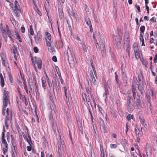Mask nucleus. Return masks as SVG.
I'll list each match as a JSON object with an SVG mask.
<instances>
[{
    "label": "nucleus",
    "mask_w": 157,
    "mask_h": 157,
    "mask_svg": "<svg viewBox=\"0 0 157 157\" xmlns=\"http://www.w3.org/2000/svg\"><path fill=\"white\" fill-rule=\"evenodd\" d=\"M0 29L2 33V36L4 38H7V35L10 34L11 32L9 30L7 25L5 26L2 24H1Z\"/></svg>",
    "instance_id": "obj_1"
},
{
    "label": "nucleus",
    "mask_w": 157,
    "mask_h": 157,
    "mask_svg": "<svg viewBox=\"0 0 157 157\" xmlns=\"http://www.w3.org/2000/svg\"><path fill=\"white\" fill-rule=\"evenodd\" d=\"M133 99L131 95H128L127 100L126 106L128 111L129 113H131L133 110L134 105H132L131 102Z\"/></svg>",
    "instance_id": "obj_2"
},
{
    "label": "nucleus",
    "mask_w": 157,
    "mask_h": 157,
    "mask_svg": "<svg viewBox=\"0 0 157 157\" xmlns=\"http://www.w3.org/2000/svg\"><path fill=\"white\" fill-rule=\"evenodd\" d=\"M138 90L139 92H137V95L139 98L141 97L144 93V90L143 85L139 84L138 85Z\"/></svg>",
    "instance_id": "obj_3"
},
{
    "label": "nucleus",
    "mask_w": 157,
    "mask_h": 157,
    "mask_svg": "<svg viewBox=\"0 0 157 157\" xmlns=\"http://www.w3.org/2000/svg\"><path fill=\"white\" fill-rule=\"evenodd\" d=\"M58 8L59 17L60 19H62L63 14V12L62 6L60 2L58 3Z\"/></svg>",
    "instance_id": "obj_4"
},
{
    "label": "nucleus",
    "mask_w": 157,
    "mask_h": 157,
    "mask_svg": "<svg viewBox=\"0 0 157 157\" xmlns=\"http://www.w3.org/2000/svg\"><path fill=\"white\" fill-rule=\"evenodd\" d=\"M141 104L140 100L136 99L134 103V108L135 109H139L141 106Z\"/></svg>",
    "instance_id": "obj_5"
},
{
    "label": "nucleus",
    "mask_w": 157,
    "mask_h": 157,
    "mask_svg": "<svg viewBox=\"0 0 157 157\" xmlns=\"http://www.w3.org/2000/svg\"><path fill=\"white\" fill-rule=\"evenodd\" d=\"M34 58L35 60L36 63L37 65L38 69H40L42 67V61L41 59L36 56H35Z\"/></svg>",
    "instance_id": "obj_6"
},
{
    "label": "nucleus",
    "mask_w": 157,
    "mask_h": 157,
    "mask_svg": "<svg viewBox=\"0 0 157 157\" xmlns=\"http://www.w3.org/2000/svg\"><path fill=\"white\" fill-rule=\"evenodd\" d=\"M145 150L147 155L150 154L151 152V146L148 144H147L146 145Z\"/></svg>",
    "instance_id": "obj_7"
},
{
    "label": "nucleus",
    "mask_w": 157,
    "mask_h": 157,
    "mask_svg": "<svg viewBox=\"0 0 157 157\" xmlns=\"http://www.w3.org/2000/svg\"><path fill=\"white\" fill-rule=\"evenodd\" d=\"M101 54L103 57H105L106 55L105 50V46L103 43H102L101 46Z\"/></svg>",
    "instance_id": "obj_8"
},
{
    "label": "nucleus",
    "mask_w": 157,
    "mask_h": 157,
    "mask_svg": "<svg viewBox=\"0 0 157 157\" xmlns=\"http://www.w3.org/2000/svg\"><path fill=\"white\" fill-rule=\"evenodd\" d=\"M13 12L14 15L17 17H18L21 12V9H14Z\"/></svg>",
    "instance_id": "obj_9"
},
{
    "label": "nucleus",
    "mask_w": 157,
    "mask_h": 157,
    "mask_svg": "<svg viewBox=\"0 0 157 157\" xmlns=\"http://www.w3.org/2000/svg\"><path fill=\"white\" fill-rule=\"evenodd\" d=\"M3 100H9V97L8 95V91L4 90Z\"/></svg>",
    "instance_id": "obj_10"
},
{
    "label": "nucleus",
    "mask_w": 157,
    "mask_h": 157,
    "mask_svg": "<svg viewBox=\"0 0 157 157\" xmlns=\"http://www.w3.org/2000/svg\"><path fill=\"white\" fill-rule=\"evenodd\" d=\"M100 128L102 132L105 133L107 132L108 131V128L105 124L101 126Z\"/></svg>",
    "instance_id": "obj_11"
},
{
    "label": "nucleus",
    "mask_w": 157,
    "mask_h": 157,
    "mask_svg": "<svg viewBox=\"0 0 157 157\" xmlns=\"http://www.w3.org/2000/svg\"><path fill=\"white\" fill-rule=\"evenodd\" d=\"M68 56L69 63L70 66H71V64L73 65V64L74 63V58L71 56H69L68 55Z\"/></svg>",
    "instance_id": "obj_12"
},
{
    "label": "nucleus",
    "mask_w": 157,
    "mask_h": 157,
    "mask_svg": "<svg viewBox=\"0 0 157 157\" xmlns=\"http://www.w3.org/2000/svg\"><path fill=\"white\" fill-rule=\"evenodd\" d=\"M0 84L1 86L3 87L4 86V80L1 73L0 74Z\"/></svg>",
    "instance_id": "obj_13"
},
{
    "label": "nucleus",
    "mask_w": 157,
    "mask_h": 157,
    "mask_svg": "<svg viewBox=\"0 0 157 157\" xmlns=\"http://www.w3.org/2000/svg\"><path fill=\"white\" fill-rule=\"evenodd\" d=\"M117 31L118 32V35L119 36V39L120 40H121L122 39V36L123 34L121 31V30L119 28H117Z\"/></svg>",
    "instance_id": "obj_14"
},
{
    "label": "nucleus",
    "mask_w": 157,
    "mask_h": 157,
    "mask_svg": "<svg viewBox=\"0 0 157 157\" xmlns=\"http://www.w3.org/2000/svg\"><path fill=\"white\" fill-rule=\"evenodd\" d=\"M122 78L124 82L126 84L125 85H126L127 83V78L126 74L123 73Z\"/></svg>",
    "instance_id": "obj_15"
},
{
    "label": "nucleus",
    "mask_w": 157,
    "mask_h": 157,
    "mask_svg": "<svg viewBox=\"0 0 157 157\" xmlns=\"http://www.w3.org/2000/svg\"><path fill=\"white\" fill-rule=\"evenodd\" d=\"M150 96L147 95V94H146V98L147 99L148 103L150 107L151 106V103L150 102Z\"/></svg>",
    "instance_id": "obj_16"
},
{
    "label": "nucleus",
    "mask_w": 157,
    "mask_h": 157,
    "mask_svg": "<svg viewBox=\"0 0 157 157\" xmlns=\"http://www.w3.org/2000/svg\"><path fill=\"white\" fill-rule=\"evenodd\" d=\"M8 75L9 80H10V82L11 83V84H12L13 83V77H12V76L11 73L10 72H9V71H8Z\"/></svg>",
    "instance_id": "obj_17"
},
{
    "label": "nucleus",
    "mask_w": 157,
    "mask_h": 157,
    "mask_svg": "<svg viewBox=\"0 0 157 157\" xmlns=\"http://www.w3.org/2000/svg\"><path fill=\"white\" fill-rule=\"evenodd\" d=\"M46 35V40H51V36L50 33H49L48 32L45 33Z\"/></svg>",
    "instance_id": "obj_18"
},
{
    "label": "nucleus",
    "mask_w": 157,
    "mask_h": 157,
    "mask_svg": "<svg viewBox=\"0 0 157 157\" xmlns=\"http://www.w3.org/2000/svg\"><path fill=\"white\" fill-rule=\"evenodd\" d=\"M14 9H20L19 4L17 1L15 0L14 2Z\"/></svg>",
    "instance_id": "obj_19"
},
{
    "label": "nucleus",
    "mask_w": 157,
    "mask_h": 157,
    "mask_svg": "<svg viewBox=\"0 0 157 157\" xmlns=\"http://www.w3.org/2000/svg\"><path fill=\"white\" fill-rule=\"evenodd\" d=\"M81 44L82 45V49L85 52H87V48L86 47L84 42H82L81 43Z\"/></svg>",
    "instance_id": "obj_20"
},
{
    "label": "nucleus",
    "mask_w": 157,
    "mask_h": 157,
    "mask_svg": "<svg viewBox=\"0 0 157 157\" xmlns=\"http://www.w3.org/2000/svg\"><path fill=\"white\" fill-rule=\"evenodd\" d=\"M98 121L100 127L105 124L103 119L100 117L98 118Z\"/></svg>",
    "instance_id": "obj_21"
},
{
    "label": "nucleus",
    "mask_w": 157,
    "mask_h": 157,
    "mask_svg": "<svg viewBox=\"0 0 157 157\" xmlns=\"http://www.w3.org/2000/svg\"><path fill=\"white\" fill-rule=\"evenodd\" d=\"M10 101L8 100H3V106L2 108L6 109L7 105V103L8 102H9Z\"/></svg>",
    "instance_id": "obj_22"
},
{
    "label": "nucleus",
    "mask_w": 157,
    "mask_h": 157,
    "mask_svg": "<svg viewBox=\"0 0 157 157\" xmlns=\"http://www.w3.org/2000/svg\"><path fill=\"white\" fill-rule=\"evenodd\" d=\"M132 91L133 93V98L135 100L136 96V90L134 87H132Z\"/></svg>",
    "instance_id": "obj_23"
},
{
    "label": "nucleus",
    "mask_w": 157,
    "mask_h": 157,
    "mask_svg": "<svg viewBox=\"0 0 157 157\" xmlns=\"http://www.w3.org/2000/svg\"><path fill=\"white\" fill-rule=\"evenodd\" d=\"M126 118L127 120L129 121L131 119H133L134 118V116L133 115L129 114L127 116Z\"/></svg>",
    "instance_id": "obj_24"
},
{
    "label": "nucleus",
    "mask_w": 157,
    "mask_h": 157,
    "mask_svg": "<svg viewBox=\"0 0 157 157\" xmlns=\"http://www.w3.org/2000/svg\"><path fill=\"white\" fill-rule=\"evenodd\" d=\"M48 51L51 53H53L54 52H55L54 48L52 47V46L48 47Z\"/></svg>",
    "instance_id": "obj_25"
},
{
    "label": "nucleus",
    "mask_w": 157,
    "mask_h": 157,
    "mask_svg": "<svg viewBox=\"0 0 157 157\" xmlns=\"http://www.w3.org/2000/svg\"><path fill=\"white\" fill-rule=\"evenodd\" d=\"M49 99L50 100V101H51L52 103L53 104V106L54 107L55 106V105L54 103V101L53 99V98L52 97V96L51 94H50L49 96Z\"/></svg>",
    "instance_id": "obj_26"
},
{
    "label": "nucleus",
    "mask_w": 157,
    "mask_h": 157,
    "mask_svg": "<svg viewBox=\"0 0 157 157\" xmlns=\"http://www.w3.org/2000/svg\"><path fill=\"white\" fill-rule=\"evenodd\" d=\"M23 84H24V89L25 90L27 93V94H28V91L27 88V86L26 84L25 81L24 79Z\"/></svg>",
    "instance_id": "obj_27"
},
{
    "label": "nucleus",
    "mask_w": 157,
    "mask_h": 157,
    "mask_svg": "<svg viewBox=\"0 0 157 157\" xmlns=\"http://www.w3.org/2000/svg\"><path fill=\"white\" fill-rule=\"evenodd\" d=\"M1 141L2 143L4 145L7 144L6 140L5 139V137H2Z\"/></svg>",
    "instance_id": "obj_28"
},
{
    "label": "nucleus",
    "mask_w": 157,
    "mask_h": 157,
    "mask_svg": "<svg viewBox=\"0 0 157 157\" xmlns=\"http://www.w3.org/2000/svg\"><path fill=\"white\" fill-rule=\"evenodd\" d=\"M67 10L68 11V13L69 15L71 16V15H73L72 13L73 12H72L71 10L68 7H67Z\"/></svg>",
    "instance_id": "obj_29"
},
{
    "label": "nucleus",
    "mask_w": 157,
    "mask_h": 157,
    "mask_svg": "<svg viewBox=\"0 0 157 157\" xmlns=\"http://www.w3.org/2000/svg\"><path fill=\"white\" fill-rule=\"evenodd\" d=\"M145 29V27L144 26H141L140 28V32L144 33Z\"/></svg>",
    "instance_id": "obj_30"
},
{
    "label": "nucleus",
    "mask_w": 157,
    "mask_h": 157,
    "mask_svg": "<svg viewBox=\"0 0 157 157\" xmlns=\"http://www.w3.org/2000/svg\"><path fill=\"white\" fill-rule=\"evenodd\" d=\"M149 91V95H150L151 96H153V90L151 89H148Z\"/></svg>",
    "instance_id": "obj_31"
},
{
    "label": "nucleus",
    "mask_w": 157,
    "mask_h": 157,
    "mask_svg": "<svg viewBox=\"0 0 157 157\" xmlns=\"http://www.w3.org/2000/svg\"><path fill=\"white\" fill-rule=\"evenodd\" d=\"M98 107L101 113L102 114H103L104 113V111L103 110L102 108L99 105H98Z\"/></svg>",
    "instance_id": "obj_32"
},
{
    "label": "nucleus",
    "mask_w": 157,
    "mask_h": 157,
    "mask_svg": "<svg viewBox=\"0 0 157 157\" xmlns=\"http://www.w3.org/2000/svg\"><path fill=\"white\" fill-rule=\"evenodd\" d=\"M29 86H33V82H32V78H29Z\"/></svg>",
    "instance_id": "obj_33"
},
{
    "label": "nucleus",
    "mask_w": 157,
    "mask_h": 157,
    "mask_svg": "<svg viewBox=\"0 0 157 157\" xmlns=\"http://www.w3.org/2000/svg\"><path fill=\"white\" fill-rule=\"evenodd\" d=\"M45 84H46V82L44 81L42 79V86L43 87L44 89H46Z\"/></svg>",
    "instance_id": "obj_34"
},
{
    "label": "nucleus",
    "mask_w": 157,
    "mask_h": 157,
    "mask_svg": "<svg viewBox=\"0 0 157 157\" xmlns=\"http://www.w3.org/2000/svg\"><path fill=\"white\" fill-rule=\"evenodd\" d=\"M126 43L127 44V45H129V39L128 37H127L126 39H125V38L124 37V44H125L126 43Z\"/></svg>",
    "instance_id": "obj_35"
},
{
    "label": "nucleus",
    "mask_w": 157,
    "mask_h": 157,
    "mask_svg": "<svg viewBox=\"0 0 157 157\" xmlns=\"http://www.w3.org/2000/svg\"><path fill=\"white\" fill-rule=\"evenodd\" d=\"M9 120H8L7 119V118H6V119L5 120V126L6 128L8 129L9 127L8 124L7 123V121Z\"/></svg>",
    "instance_id": "obj_36"
},
{
    "label": "nucleus",
    "mask_w": 157,
    "mask_h": 157,
    "mask_svg": "<svg viewBox=\"0 0 157 157\" xmlns=\"http://www.w3.org/2000/svg\"><path fill=\"white\" fill-rule=\"evenodd\" d=\"M21 98L22 101L26 103V99L25 96L23 95H22L21 96Z\"/></svg>",
    "instance_id": "obj_37"
},
{
    "label": "nucleus",
    "mask_w": 157,
    "mask_h": 157,
    "mask_svg": "<svg viewBox=\"0 0 157 157\" xmlns=\"http://www.w3.org/2000/svg\"><path fill=\"white\" fill-rule=\"evenodd\" d=\"M20 36L19 35L18 33L15 32L14 35L13 37L16 39H18V38H19V37Z\"/></svg>",
    "instance_id": "obj_38"
},
{
    "label": "nucleus",
    "mask_w": 157,
    "mask_h": 157,
    "mask_svg": "<svg viewBox=\"0 0 157 157\" xmlns=\"http://www.w3.org/2000/svg\"><path fill=\"white\" fill-rule=\"evenodd\" d=\"M30 34L33 35L34 34V31L33 30L32 28V26H30Z\"/></svg>",
    "instance_id": "obj_39"
},
{
    "label": "nucleus",
    "mask_w": 157,
    "mask_h": 157,
    "mask_svg": "<svg viewBox=\"0 0 157 157\" xmlns=\"http://www.w3.org/2000/svg\"><path fill=\"white\" fill-rule=\"evenodd\" d=\"M6 117L5 119H6V118H7V119H8V120H10V119H11V120H12V118L11 116L12 115V114H11V119H10V117H9V112H6Z\"/></svg>",
    "instance_id": "obj_40"
},
{
    "label": "nucleus",
    "mask_w": 157,
    "mask_h": 157,
    "mask_svg": "<svg viewBox=\"0 0 157 157\" xmlns=\"http://www.w3.org/2000/svg\"><path fill=\"white\" fill-rule=\"evenodd\" d=\"M67 24L68 25V28H69L70 31H71V25H70V21H69L67 20Z\"/></svg>",
    "instance_id": "obj_41"
},
{
    "label": "nucleus",
    "mask_w": 157,
    "mask_h": 157,
    "mask_svg": "<svg viewBox=\"0 0 157 157\" xmlns=\"http://www.w3.org/2000/svg\"><path fill=\"white\" fill-rule=\"evenodd\" d=\"M10 20L13 25H16V21L13 18H10Z\"/></svg>",
    "instance_id": "obj_42"
},
{
    "label": "nucleus",
    "mask_w": 157,
    "mask_h": 157,
    "mask_svg": "<svg viewBox=\"0 0 157 157\" xmlns=\"http://www.w3.org/2000/svg\"><path fill=\"white\" fill-rule=\"evenodd\" d=\"M151 64H150V69H151V72L152 73V75H153V76H155L156 75V74H155V73L154 72H153L151 70L152 68H151V67H152V65H151Z\"/></svg>",
    "instance_id": "obj_43"
},
{
    "label": "nucleus",
    "mask_w": 157,
    "mask_h": 157,
    "mask_svg": "<svg viewBox=\"0 0 157 157\" xmlns=\"http://www.w3.org/2000/svg\"><path fill=\"white\" fill-rule=\"evenodd\" d=\"M126 51L128 52V56L130 55V49L129 48V45H127V48L126 49Z\"/></svg>",
    "instance_id": "obj_44"
},
{
    "label": "nucleus",
    "mask_w": 157,
    "mask_h": 157,
    "mask_svg": "<svg viewBox=\"0 0 157 157\" xmlns=\"http://www.w3.org/2000/svg\"><path fill=\"white\" fill-rule=\"evenodd\" d=\"M135 7L137 9L138 11L139 12H140L141 11H140V7L139 6L136 4L135 5Z\"/></svg>",
    "instance_id": "obj_45"
},
{
    "label": "nucleus",
    "mask_w": 157,
    "mask_h": 157,
    "mask_svg": "<svg viewBox=\"0 0 157 157\" xmlns=\"http://www.w3.org/2000/svg\"><path fill=\"white\" fill-rule=\"evenodd\" d=\"M92 79L93 81V83L94 85H96V80L94 76L92 77Z\"/></svg>",
    "instance_id": "obj_46"
},
{
    "label": "nucleus",
    "mask_w": 157,
    "mask_h": 157,
    "mask_svg": "<svg viewBox=\"0 0 157 157\" xmlns=\"http://www.w3.org/2000/svg\"><path fill=\"white\" fill-rule=\"evenodd\" d=\"M90 61L91 65V66H92V67L93 70V71H94V73H95V67H94L93 65V62L92 61V60H91Z\"/></svg>",
    "instance_id": "obj_47"
},
{
    "label": "nucleus",
    "mask_w": 157,
    "mask_h": 157,
    "mask_svg": "<svg viewBox=\"0 0 157 157\" xmlns=\"http://www.w3.org/2000/svg\"><path fill=\"white\" fill-rule=\"evenodd\" d=\"M35 89V92L37 93V92H38V90L37 89V83H34Z\"/></svg>",
    "instance_id": "obj_48"
},
{
    "label": "nucleus",
    "mask_w": 157,
    "mask_h": 157,
    "mask_svg": "<svg viewBox=\"0 0 157 157\" xmlns=\"http://www.w3.org/2000/svg\"><path fill=\"white\" fill-rule=\"evenodd\" d=\"M147 61L146 60H143L142 62V63L143 65H144L145 67H147Z\"/></svg>",
    "instance_id": "obj_49"
},
{
    "label": "nucleus",
    "mask_w": 157,
    "mask_h": 157,
    "mask_svg": "<svg viewBox=\"0 0 157 157\" xmlns=\"http://www.w3.org/2000/svg\"><path fill=\"white\" fill-rule=\"evenodd\" d=\"M35 6L36 7V8H37V10H36V12L37 13L40 15V16H41V12L39 10H38V9H37V5H35Z\"/></svg>",
    "instance_id": "obj_50"
},
{
    "label": "nucleus",
    "mask_w": 157,
    "mask_h": 157,
    "mask_svg": "<svg viewBox=\"0 0 157 157\" xmlns=\"http://www.w3.org/2000/svg\"><path fill=\"white\" fill-rule=\"evenodd\" d=\"M150 21L153 22H156V18L155 17H153L150 20Z\"/></svg>",
    "instance_id": "obj_51"
},
{
    "label": "nucleus",
    "mask_w": 157,
    "mask_h": 157,
    "mask_svg": "<svg viewBox=\"0 0 157 157\" xmlns=\"http://www.w3.org/2000/svg\"><path fill=\"white\" fill-rule=\"evenodd\" d=\"M117 146L116 144H110V147L112 148H116L117 147Z\"/></svg>",
    "instance_id": "obj_52"
},
{
    "label": "nucleus",
    "mask_w": 157,
    "mask_h": 157,
    "mask_svg": "<svg viewBox=\"0 0 157 157\" xmlns=\"http://www.w3.org/2000/svg\"><path fill=\"white\" fill-rule=\"evenodd\" d=\"M108 94H108V93H105L103 94V97L105 98V101H106V99H107V95Z\"/></svg>",
    "instance_id": "obj_53"
},
{
    "label": "nucleus",
    "mask_w": 157,
    "mask_h": 157,
    "mask_svg": "<svg viewBox=\"0 0 157 157\" xmlns=\"http://www.w3.org/2000/svg\"><path fill=\"white\" fill-rule=\"evenodd\" d=\"M11 32L10 33V34H8V36L10 38V40L12 41L14 43V41H13V39L12 37L11 36Z\"/></svg>",
    "instance_id": "obj_54"
},
{
    "label": "nucleus",
    "mask_w": 157,
    "mask_h": 157,
    "mask_svg": "<svg viewBox=\"0 0 157 157\" xmlns=\"http://www.w3.org/2000/svg\"><path fill=\"white\" fill-rule=\"evenodd\" d=\"M133 49H134V52H135V55H136V53H137V52H138V51H137V50L138 49V47H137L134 46Z\"/></svg>",
    "instance_id": "obj_55"
},
{
    "label": "nucleus",
    "mask_w": 157,
    "mask_h": 157,
    "mask_svg": "<svg viewBox=\"0 0 157 157\" xmlns=\"http://www.w3.org/2000/svg\"><path fill=\"white\" fill-rule=\"evenodd\" d=\"M33 50L34 52L36 53H37L38 52L39 49L36 47H34L33 48Z\"/></svg>",
    "instance_id": "obj_56"
},
{
    "label": "nucleus",
    "mask_w": 157,
    "mask_h": 157,
    "mask_svg": "<svg viewBox=\"0 0 157 157\" xmlns=\"http://www.w3.org/2000/svg\"><path fill=\"white\" fill-rule=\"evenodd\" d=\"M5 129L4 127L3 126V132H2V137H5Z\"/></svg>",
    "instance_id": "obj_57"
},
{
    "label": "nucleus",
    "mask_w": 157,
    "mask_h": 157,
    "mask_svg": "<svg viewBox=\"0 0 157 157\" xmlns=\"http://www.w3.org/2000/svg\"><path fill=\"white\" fill-rule=\"evenodd\" d=\"M26 140L27 142L29 143V145L31 146V145L32 144V141L31 140V141H30V140H29V139H28V138H27V139H26Z\"/></svg>",
    "instance_id": "obj_58"
},
{
    "label": "nucleus",
    "mask_w": 157,
    "mask_h": 157,
    "mask_svg": "<svg viewBox=\"0 0 157 157\" xmlns=\"http://www.w3.org/2000/svg\"><path fill=\"white\" fill-rule=\"evenodd\" d=\"M6 110V109L2 108V115L3 116H4L6 114V112H5Z\"/></svg>",
    "instance_id": "obj_59"
},
{
    "label": "nucleus",
    "mask_w": 157,
    "mask_h": 157,
    "mask_svg": "<svg viewBox=\"0 0 157 157\" xmlns=\"http://www.w3.org/2000/svg\"><path fill=\"white\" fill-rule=\"evenodd\" d=\"M52 59L55 62H56L57 61V58L55 56H54L52 57Z\"/></svg>",
    "instance_id": "obj_60"
},
{
    "label": "nucleus",
    "mask_w": 157,
    "mask_h": 157,
    "mask_svg": "<svg viewBox=\"0 0 157 157\" xmlns=\"http://www.w3.org/2000/svg\"><path fill=\"white\" fill-rule=\"evenodd\" d=\"M157 62V55L155 54L154 58V63H156Z\"/></svg>",
    "instance_id": "obj_61"
},
{
    "label": "nucleus",
    "mask_w": 157,
    "mask_h": 157,
    "mask_svg": "<svg viewBox=\"0 0 157 157\" xmlns=\"http://www.w3.org/2000/svg\"><path fill=\"white\" fill-rule=\"evenodd\" d=\"M121 41V40H120ZM116 43H117V46L118 47V48H121V43L120 41L119 42H118L117 41L116 42Z\"/></svg>",
    "instance_id": "obj_62"
},
{
    "label": "nucleus",
    "mask_w": 157,
    "mask_h": 157,
    "mask_svg": "<svg viewBox=\"0 0 157 157\" xmlns=\"http://www.w3.org/2000/svg\"><path fill=\"white\" fill-rule=\"evenodd\" d=\"M94 136H95V138L96 139H98V138H99L98 136V134H97V133H96V132L95 130H94Z\"/></svg>",
    "instance_id": "obj_63"
},
{
    "label": "nucleus",
    "mask_w": 157,
    "mask_h": 157,
    "mask_svg": "<svg viewBox=\"0 0 157 157\" xmlns=\"http://www.w3.org/2000/svg\"><path fill=\"white\" fill-rule=\"evenodd\" d=\"M21 32L23 33L25 32V28L24 27H21Z\"/></svg>",
    "instance_id": "obj_64"
}]
</instances>
